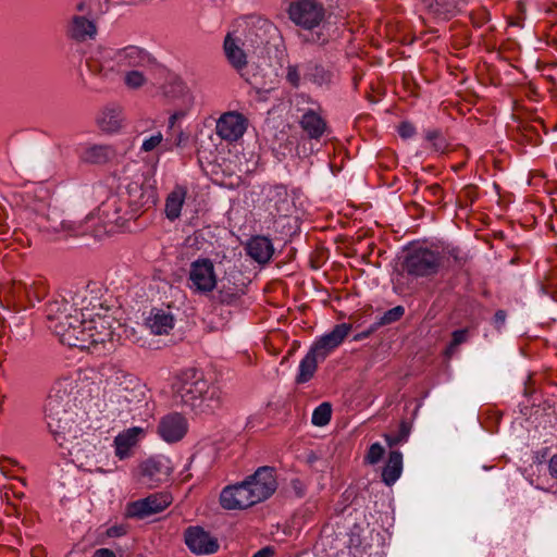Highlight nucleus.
<instances>
[{"instance_id":"1a4fd4ad","label":"nucleus","mask_w":557,"mask_h":557,"mask_svg":"<svg viewBox=\"0 0 557 557\" xmlns=\"http://www.w3.org/2000/svg\"><path fill=\"white\" fill-rule=\"evenodd\" d=\"M34 223L48 240L81 236L84 233L79 224L63 219L55 208H49L47 213L37 214Z\"/></svg>"},{"instance_id":"bf43d9fd","label":"nucleus","mask_w":557,"mask_h":557,"mask_svg":"<svg viewBox=\"0 0 557 557\" xmlns=\"http://www.w3.org/2000/svg\"><path fill=\"white\" fill-rule=\"evenodd\" d=\"M185 102L188 108L194 104V96L189 91L185 95Z\"/></svg>"},{"instance_id":"f257e3e1","label":"nucleus","mask_w":557,"mask_h":557,"mask_svg":"<svg viewBox=\"0 0 557 557\" xmlns=\"http://www.w3.org/2000/svg\"><path fill=\"white\" fill-rule=\"evenodd\" d=\"M156 59L144 48L129 45L123 48H99L87 61L89 72L99 79L116 83L122 72L133 69H153Z\"/></svg>"},{"instance_id":"0eeeda50","label":"nucleus","mask_w":557,"mask_h":557,"mask_svg":"<svg viewBox=\"0 0 557 557\" xmlns=\"http://www.w3.org/2000/svg\"><path fill=\"white\" fill-rule=\"evenodd\" d=\"M441 265V253L423 246L409 248L403 262L404 270L414 277L435 275Z\"/></svg>"},{"instance_id":"2eb2a0df","label":"nucleus","mask_w":557,"mask_h":557,"mask_svg":"<svg viewBox=\"0 0 557 557\" xmlns=\"http://www.w3.org/2000/svg\"><path fill=\"white\" fill-rule=\"evenodd\" d=\"M351 331V324L341 323L336 324L331 332L324 334L318 338L312 346L310 351L321 362L324 361L348 336Z\"/></svg>"},{"instance_id":"f03ea898","label":"nucleus","mask_w":557,"mask_h":557,"mask_svg":"<svg viewBox=\"0 0 557 557\" xmlns=\"http://www.w3.org/2000/svg\"><path fill=\"white\" fill-rule=\"evenodd\" d=\"M71 395L61 385L52 387L48 394L45 406L46 418L50 432L61 447H66L70 455H78L79 449L74 446L67 447L69 437L76 438L77 430L74 424V412L71 406Z\"/></svg>"},{"instance_id":"a19ab883","label":"nucleus","mask_w":557,"mask_h":557,"mask_svg":"<svg viewBox=\"0 0 557 557\" xmlns=\"http://www.w3.org/2000/svg\"><path fill=\"white\" fill-rule=\"evenodd\" d=\"M411 426L409 422L403 420L399 424V430L396 435L385 434V441L389 447L396 446L401 442H405L410 433Z\"/></svg>"},{"instance_id":"052dcab7","label":"nucleus","mask_w":557,"mask_h":557,"mask_svg":"<svg viewBox=\"0 0 557 557\" xmlns=\"http://www.w3.org/2000/svg\"><path fill=\"white\" fill-rule=\"evenodd\" d=\"M426 139L428 140H435V139H440V134L435 131L433 132H428L426 133Z\"/></svg>"},{"instance_id":"de8ad7c7","label":"nucleus","mask_w":557,"mask_h":557,"mask_svg":"<svg viewBox=\"0 0 557 557\" xmlns=\"http://www.w3.org/2000/svg\"><path fill=\"white\" fill-rule=\"evenodd\" d=\"M416 128L409 122H401L398 126V134L401 138L407 139L414 135Z\"/></svg>"},{"instance_id":"473e14b6","label":"nucleus","mask_w":557,"mask_h":557,"mask_svg":"<svg viewBox=\"0 0 557 557\" xmlns=\"http://www.w3.org/2000/svg\"><path fill=\"white\" fill-rule=\"evenodd\" d=\"M401 471L403 455L398 450H392L382 471L383 482L388 486L393 485L399 479Z\"/></svg>"},{"instance_id":"f704fd0d","label":"nucleus","mask_w":557,"mask_h":557,"mask_svg":"<svg viewBox=\"0 0 557 557\" xmlns=\"http://www.w3.org/2000/svg\"><path fill=\"white\" fill-rule=\"evenodd\" d=\"M152 69H133L123 74V83L127 89L138 90L148 84V73Z\"/></svg>"},{"instance_id":"680f3d73","label":"nucleus","mask_w":557,"mask_h":557,"mask_svg":"<svg viewBox=\"0 0 557 557\" xmlns=\"http://www.w3.org/2000/svg\"><path fill=\"white\" fill-rule=\"evenodd\" d=\"M9 227L5 224H0V234H5Z\"/></svg>"},{"instance_id":"7c9ffc66","label":"nucleus","mask_w":557,"mask_h":557,"mask_svg":"<svg viewBox=\"0 0 557 557\" xmlns=\"http://www.w3.org/2000/svg\"><path fill=\"white\" fill-rule=\"evenodd\" d=\"M100 128L108 133L120 129L123 122V110L119 104H109L102 109L97 119Z\"/></svg>"},{"instance_id":"ea45409f","label":"nucleus","mask_w":557,"mask_h":557,"mask_svg":"<svg viewBox=\"0 0 557 557\" xmlns=\"http://www.w3.org/2000/svg\"><path fill=\"white\" fill-rule=\"evenodd\" d=\"M332 416V407L329 403H322L312 413L311 421L317 426L326 425Z\"/></svg>"},{"instance_id":"aec40b11","label":"nucleus","mask_w":557,"mask_h":557,"mask_svg":"<svg viewBox=\"0 0 557 557\" xmlns=\"http://www.w3.org/2000/svg\"><path fill=\"white\" fill-rule=\"evenodd\" d=\"M185 544L197 555L213 554L219 548L215 537H212L201 527H188L184 532Z\"/></svg>"},{"instance_id":"c756f323","label":"nucleus","mask_w":557,"mask_h":557,"mask_svg":"<svg viewBox=\"0 0 557 557\" xmlns=\"http://www.w3.org/2000/svg\"><path fill=\"white\" fill-rule=\"evenodd\" d=\"M87 320V317H83L79 311L74 312L72 317H70L69 321L64 323V327L66 330V334L71 335L73 338L71 343H63L70 347H77L82 349V347H86V339L84 333V324Z\"/></svg>"},{"instance_id":"f8f14e48","label":"nucleus","mask_w":557,"mask_h":557,"mask_svg":"<svg viewBox=\"0 0 557 557\" xmlns=\"http://www.w3.org/2000/svg\"><path fill=\"white\" fill-rule=\"evenodd\" d=\"M244 482L250 491L251 499H253L256 504L267 500L277 488L275 469L269 466L259 467L251 475L247 476Z\"/></svg>"},{"instance_id":"cd10ccee","label":"nucleus","mask_w":557,"mask_h":557,"mask_svg":"<svg viewBox=\"0 0 557 557\" xmlns=\"http://www.w3.org/2000/svg\"><path fill=\"white\" fill-rule=\"evenodd\" d=\"M247 253L258 263L264 264L270 261L274 253V247L270 238L255 236L247 244Z\"/></svg>"},{"instance_id":"c03bdc74","label":"nucleus","mask_w":557,"mask_h":557,"mask_svg":"<svg viewBox=\"0 0 557 557\" xmlns=\"http://www.w3.org/2000/svg\"><path fill=\"white\" fill-rule=\"evenodd\" d=\"M163 141V135L161 132H157L149 137L145 138L141 144V151L150 152L157 147L161 146Z\"/></svg>"},{"instance_id":"3c124183","label":"nucleus","mask_w":557,"mask_h":557,"mask_svg":"<svg viewBox=\"0 0 557 557\" xmlns=\"http://www.w3.org/2000/svg\"><path fill=\"white\" fill-rule=\"evenodd\" d=\"M548 469L549 474L557 479V453L550 458Z\"/></svg>"},{"instance_id":"e433bc0d","label":"nucleus","mask_w":557,"mask_h":557,"mask_svg":"<svg viewBox=\"0 0 557 557\" xmlns=\"http://www.w3.org/2000/svg\"><path fill=\"white\" fill-rule=\"evenodd\" d=\"M319 362L321 361L309 350L300 361L297 383H306L310 381L313 377Z\"/></svg>"},{"instance_id":"5fc2aeb1","label":"nucleus","mask_w":557,"mask_h":557,"mask_svg":"<svg viewBox=\"0 0 557 557\" xmlns=\"http://www.w3.org/2000/svg\"><path fill=\"white\" fill-rule=\"evenodd\" d=\"M185 116V112L184 111H175L169 119V126L170 127H173L175 122L182 117Z\"/></svg>"},{"instance_id":"49530a36","label":"nucleus","mask_w":557,"mask_h":557,"mask_svg":"<svg viewBox=\"0 0 557 557\" xmlns=\"http://www.w3.org/2000/svg\"><path fill=\"white\" fill-rule=\"evenodd\" d=\"M488 15L490 14L485 9H481L478 12H472L470 16H471L472 23L476 27H480L488 21Z\"/></svg>"},{"instance_id":"ddd939ff","label":"nucleus","mask_w":557,"mask_h":557,"mask_svg":"<svg viewBox=\"0 0 557 557\" xmlns=\"http://www.w3.org/2000/svg\"><path fill=\"white\" fill-rule=\"evenodd\" d=\"M71 300V304L78 308L83 317L92 313L96 310H103L101 301V288L95 282L76 287L75 290H69L64 294Z\"/></svg>"},{"instance_id":"dca6fc26","label":"nucleus","mask_w":557,"mask_h":557,"mask_svg":"<svg viewBox=\"0 0 557 557\" xmlns=\"http://www.w3.org/2000/svg\"><path fill=\"white\" fill-rule=\"evenodd\" d=\"M171 503L172 497L168 493L151 494L146 498L129 503L126 507L125 516L143 519L164 510Z\"/></svg>"},{"instance_id":"f3484780","label":"nucleus","mask_w":557,"mask_h":557,"mask_svg":"<svg viewBox=\"0 0 557 557\" xmlns=\"http://www.w3.org/2000/svg\"><path fill=\"white\" fill-rule=\"evenodd\" d=\"M248 126V120L239 112L228 111L216 121L215 132L221 139L234 143L243 137Z\"/></svg>"},{"instance_id":"8fccbe9b","label":"nucleus","mask_w":557,"mask_h":557,"mask_svg":"<svg viewBox=\"0 0 557 557\" xmlns=\"http://www.w3.org/2000/svg\"><path fill=\"white\" fill-rule=\"evenodd\" d=\"M506 312L504 310H497L494 314V324L497 329H500L506 321Z\"/></svg>"},{"instance_id":"20e7f679","label":"nucleus","mask_w":557,"mask_h":557,"mask_svg":"<svg viewBox=\"0 0 557 557\" xmlns=\"http://www.w3.org/2000/svg\"><path fill=\"white\" fill-rule=\"evenodd\" d=\"M75 10L77 13L66 24V36L77 42L94 40L98 34L97 20L102 11L95 9L94 0L79 1Z\"/></svg>"},{"instance_id":"0e129e2a","label":"nucleus","mask_w":557,"mask_h":557,"mask_svg":"<svg viewBox=\"0 0 557 557\" xmlns=\"http://www.w3.org/2000/svg\"><path fill=\"white\" fill-rule=\"evenodd\" d=\"M3 398H4V396L0 393V405H1V404H2V401H3Z\"/></svg>"},{"instance_id":"4d7b16f0","label":"nucleus","mask_w":557,"mask_h":557,"mask_svg":"<svg viewBox=\"0 0 557 557\" xmlns=\"http://www.w3.org/2000/svg\"><path fill=\"white\" fill-rule=\"evenodd\" d=\"M187 139V136L183 133V132H180V134L177 135L176 139H175V146H181L183 144V141H185Z\"/></svg>"},{"instance_id":"a211bd4d","label":"nucleus","mask_w":557,"mask_h":557,"mask_svg":"<svg viewBox=\"0 0 557 557\" xmlns=\"http://www.w3.org/2000/svg\"><path fill=\"white\" fill-rule=\"evenodd\" d=\"M100 215L106 223L123 227L129 220H135L134 213L124 200L123 196L109 197L99 208Z\"/></svg>"},{"instance_id":"7ed1b4c3","label":"nucleus","mask_w":557,"mask_h":557,"mask_svg":"<svg viewBox=\"0 0 557 557\" xmlns=\"http://www.w3.org/2000/svg\"><path fill=\"white\" fill-rule=\"evenodd\" d=\"M286 12L295 26L309 34L305 36V42L325 46L330 41V35L325 32L330 13L321 0H294Z\"/></svg>"},{"instance_id":"4468645a","label":"nucleus","mask_w":557,"mask_h":557,"mask_svg":"<svg viewBox=\"0 0 557 557\" xmlns=\"http://www.w3.org/2000/svg\"><path fill=\"white\" fill-rule=\"evenodd\" d=\"M138 469L140 480L149 487L166 482L172 472L171 460L165 456L150 457Z\"/></svg>"},{"instance_id":"09e8293b","label":"nucleus","mask_w":557,"mask_h":557,"mask_svg":"<svg viewBox=\"0 0 557 557\" xmlns=\"http://www.w3.org/2000/svg\"><path fill=\"white\" fill-rule=\"evenodd\" d=\"M126 533V528L124 525H114L107 530V534L110 537L122 536Z\"/></svg>"},{"instance_id":"b1692460","label":"nucleus","mask_w":557,"mask_h":557,"mask_svg":"<svg viewBox=\"0 0 557 557\" xmlns=\"http://www.w3.org/2000/svg\"><path fill=\"white\" fill-rule=\"evenodd\" d=\"M244 45L242 38L234 36L232 33H228L223 41L226 60L237 72L243 71L248 64Z\"/></svg>"},{"instance_id":"6e6552de","label":"nucleus","mask_w":557,"mask_h":557,"mask_svg":"<svg viewBox=\"0 0 557 557\" xmlns=\"http://www.w3.org/2000/svg\"><path fill=\"white\" fill-rule=\"evenodd\" d=\"M71 383H119L120 381L132 382L134 375L113 363H104L99 369L86 367L70 370L63 377Z\"/></svg>"},{"instance_id":"39448f33","label":"nucleus","mask_w":557,"mask_h":557,"mask_svg":"<svg viewBox=\"0 0 557 557\" xmlns=\"http://www.w3.org/2000/svg\"><path fill=\"white\" fill-rule=\"evenodd\" d=\"M175 397L198 413L213 412L221 405V389L218 385H178Z\"/></svg>"},{"instance_id":"4be33fe9","label":"nucleus","mask_w":557,"mask_h":557,"mask_svg":"<svg viewBox=\"0 0 557 557\" xmlns=\"http://www.w3.org/2000/svg\"><path fill=\"white\" fill-rule=\"evenodd\" d=\"M129 211L137 219L141 209H148L156 205V195L153 190L144 188L138 183H131L126 188V195L123 196Z\"/></svg>"},{"instance_id":"e2e57ef3","label":"nucleus","mask_w":557,"mask_h":557,"mask_svg":"<svg viewBox=\"0 0 557 557\" xmlns=\"http://www.w3.org/2000/svg\"><path fill=\"white\" fill-rule=\"evenodd\" d=\"M432 189H434V190H436V191H437V190H440V186H438V185H433V186H432Z\"/></svg>"},{"instance_id":"a18cd8bd","label":"nucleus","mask_w":557,"mask_h":557,"mask_svg":"<svg viewBox=\"0 0 557 557\" xmlns=\"http://www.w3.org/2000/svg\"><path fill=\"white\" fill-rule=\"evenodd\" d=\"M286 79L293 87H299L301 78L298 67L296 65L287 66Z\"/></svg>"},{"instance_id":"6ab92c4d","label":"nucleus","mask_w":557,"mask_h":557,"mask_svg":"<svg viewBox=\"0 0 557 557\" xmlns=\"http://www.w3.org/2000/svg\"><path fill=\"white\" fill-rule=\"evenodd\" d=\"M220 505L226 510H243L256 505L245 482L225 486L220 494Z\"/></svg>"},{"instance_id":"79ce46f5","label":"nucleus","mask_w":557,"mask_h":557,"mask_svg":"<svg viewBox=\"0 0 557 557\" xmlns=\"http://www.w3.org/2000/svg\"><path fill=\"white\" fill-rule=\"evenodd\" d=\"M405 314V308L403 306H396L383 313V315L380 317L377 322L375 323V326H383L387 324H392L403 318Z\"/></svg>"},{"instance_id":"4c0bfd02","label":"nucleus","mask_w":557,"mask_h":557,"mask_svg":"<svg viewBox=\"0 0 557 557\" xmlns=\"http://www.w3.org/2000/svg\"><path fill=\"white\" fill-rule=\"evenodd\" d=\"M470 339V330L468 327L456 330L451 333V339L444 350L446 358L450 359L458 350V347Z\"/></svg>"},{"instance_id":"bb28decb","label":"nucleus","mask_w":557,"mask_h":557,"mask_svg":"<svg viewBox=\"0 0 557 557\" xmlns=\"http://www.w3.org/2000/svg\"><path fill=\"white\" fill-rule=\"evenodd\" d=\"M301 129L310 139H320L327 129L326 121L313 109H308L299 121Z\"/></svg>"},{"instance_id":"9d476101","label":"nucleus","mask_w":557,"mask_h":557,"mask_svg":"<svg viewBox=\"0 0 557 557\" xmlns=\"http://www.w3.org/2000/svg\"><path fill=\"white\" fill-rule=\"evenodd\" d=\"M77 311L78 308H75L65 295H60L46 305L47 326L60 338L61 343H71L73 337L66 334V330L63 327L70 317Z\"/></svg>"},{"instance_id":"c85d7f7f","label":"nucleus","mask_w":557,"mask_h":557,"mask_svg":"<svg viewBox=\"0 0 557 557\" xmlns=\"http://www.w3.org/2000/svg\"><path fill=\"white\" fill-rule=\"evenodd\" d=\"M174 317L171 312L161 309H153L146 319L145 325L154 335L169 334L174 327Z\"/></svg>"},{"instance_id":"a878e982","label":"nucleus","mask_w":557,"mask_h":557,"mask_svg":"<svg viewBox=\"0 0 557 557\" xmlns=\"http://www.w3.org/2000/svg\"><path fill=\"white\" fill-rule=\"evenodd\" d=\"M145 434V430L139 426L129 428L120 433L114 438L115 455L121 459L131 456V449L137 445L140 436Z\"/></svg>"},{"instance_id":"72a5a7b5","label":"nucleus","mask_w":557,"mask_h":557,"mask_svg":"<svg viewBox=\"0 0 557 557\" xmlns=\"http://www.w3.org/2000/svg\"><path fill=\"white\" fill-rule=\"evenodd\" d=\"M304 77L318 86H324L332 82L333 73L321 64L308 62L304 67Z\"/></svg>"},{"instance_id":"412c9836","label":"nucleus","mask_w":557,"mask_h":557,"mask_svg":"<svg viewBox=\"0 0 557 557\" xmlns=\"http://www.w3.org/2000/svg\"><path fill=\"white\" fill-rule=\"evenodd\" d=\"M188 430L187 420L180 413H170L161 418L158 434L168 443L181 441Z\"/></svg>"},{"instance_id":"2f4dec72","label":"nucleus","mask_w":557,"mask_h":557,"mask_svg":"<svg viewBox=\"0 0 557 557\" xmlns=\"http://www.w3.org/2000/svg\"><path fill=\"white\" fill-rule=\"evenodd\" d=\"M187 197V188L183 185H176L166 196L164 213L170 221H175L181 216L182 208Z\"/></svg>"},{"instance_id":"5701e85b","label":"nucleus","mask_w":557,"mask_h":557,"mask_svg":"<svg viewBox=\"0 0 557 557\" xmlns=\"http://www.w3.org/2000/svg\"><path fill=\"white\" fill-rule=\"evenodd\" d=\"M468 0H422L428 14L441 21H447L457 15Z\"/></svg>"},{"instance_id":"864d4df0","label":"nucleus","mask_w":557,"mask_h":557,"mask_svg":"<svg viewBox=\"0 0 557 557\" xmlns=\"http://www.w3.org/2000/svg\"><path fill=\"white\" fill-rule=\"evenodd\" d=\"M274 555V550L271 547H263L253 554L252 557H272Z\"/></svg>"},{"instance_id":"6e6d98bb","label":"nucleus","mask_w":557,"mask_h":557,"mask_svg":"<svg viewBox=\"0 0 557 557\" xmlns=\"http://www.w3.org/2000/svg\"><path fill=\"white\" fill-rule=\"evenodd\" d=\"M375 329H376V326L374 325L369 331H366V332H362V333H359V334L355 335L354 339L355 341H361L363 338H367Z\"/></svg>"},{"instance_id":"603ef678","label":"nucleus","mask_w":557,"mask_h":557,"mask_svg":"<svg viewBox=\"0 0 557 557\" xmlns=\"http://www.w3.org/2000/svg\"><path fill=\"white\" fill-rule=\"evenodd\" d=\"M92 557H115V554L108 548H99L95 552Z\"/></svg>"},{"instance_id":"393cba45","label":"nucleus","mask_w":557,"mask_h":557,"mask_svg":"<svg viewBox=\"0 0 557 557\" xmlns=\"http://www.w3.org/2000/svg\"><path fill=\"white\" fill-rule=\"evenodd\" d=\"M267 209L270 214L286 215L289 211L287 188L282 185H273L265 189Z\"/></svg>"},{"instance_id":"37998d69","label":"nucleus","mask_w":557,"mask_h":557,"mask_svg":"<svg viewBox=\"0 0 557 557\" xmlns=\"http://www.w3.org/2000/svg\"><path fill=\"white\" fill-rule=\"evenodd\" d=\"M384 453V447L380 443H374L370 446L364 461L369 465H376L382 459Z\"/></svg>"},{"instance_id":"423d86ee","label":"nucleus","mask_w":557,"mask_h":557,"mask_svg":"<svg viewBox=\"0 0 557 557\" xmlns=\"http://www.w3.org/2000/svg\"><path fill=\"white\" fill-rule=\"evenodd\" d=\"M102 311L103 313H88L84 324L86 347H82V350H88L91 354H101L106 349L107 343L112 342V324L114 319L109 313L108 309H103Z\"/></svg>"},{"instance_id":"9b49d317","label":"nucleus","mask_w":557,"mask_h":557,"mask_svg":"<svg viewBox=\"0 0 557 557\" xmlns=\"http://www.w3.org/2000/svg\"><path fill=\"white\" fill-rule=\"evenodd\" d=\"M218 284L214 264L209 258H198L189 265L186 286L198 295H208Z\"/></svg>"},{"instance_id":"13d9d810","label":"nucleus","mask_w":557,"mask_h":557,"mask_svg":"<svg viewBox=\"0 0 557 557\" xmlns=\"http://www.w3.org/2000/svg\"><path fill=\"white\" fill-rule=\"evenodd\" d=\"M13 289H14V293L20 294L22 289H24L26 292V285L23 284L22 282L14 283L13 284Z\"/></svg>"},{"instance_id":"c9c22d12","label":"nucleus","mask_w":557,"mask_h":557,"mask_svg":"<svg viewBox=\"0 0 557 557\" xmlns=\"http://www.w3.org/2000/svg\"><path fill=\"white\" fill-rule=\"evenodd\" d=\"M111 149L102 145H94L85 148L81 154L84 162L100 164L110 159Z\"/></svg>"},{"instance_id":"58836bf2","label":"nucleus","mask_w":557,"mask_h":557,"mask_svg":"<svg viewBox=\"0 0 557 557\" xmlns=\"http://www.w3.org/2000/svg\"><path fill=\"white\" fill-rule=\"evenodd\" d=\"M173 375L177 383H188L189 381H193V383H201L205 381L203 373L196 367L176 369Z\"/></svg>"}]
</instances>
